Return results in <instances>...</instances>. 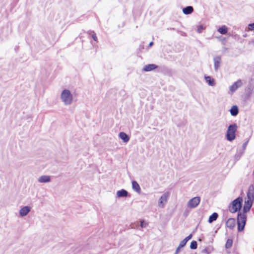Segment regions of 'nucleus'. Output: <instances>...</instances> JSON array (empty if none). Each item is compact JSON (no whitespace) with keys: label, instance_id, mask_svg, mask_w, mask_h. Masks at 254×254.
I'll return each mask as SVG.
<instances>
[{"label":"nucleus","instance_id":"f257e3e1","mask_svg":"<svg viewBox=\"0 0 254 254\" xmlns=\"http://www.w3.org/2000/svg\"><path fill=\"white\" fill-rule=\"evenodd\" d=\"M254 200V187L253 185H250L248 189L247 197L245 199V204L243 211L248 212L251 209L253 202Z\"/></svg>","mask_w":254,"mask_h":254},{"label":"nucleus","instance_id":"f03ea898","mask_svg":"<svg viewBox=\"0 0 254 254\" xmlns=\"http://www.w3.org/2000/svg\"><path fill=\"white\" fill-rule=\"evenodd\" d=\"M60 99L65 106H68L73 102V95L69 90L65 89L62 91Z\"/></svg>","mask_w":254,"mask_h":254},{"label":"nucleus","instance_id":"7ed1b4c3","mask_svg":"<svg viewBox=\"0 0 254 254\" xmlns=\"http://www.w3.org/2000/svg\"><path fill=\"white\" fill-rule=\"evenodd\" d=\"M243 199L242 197H238L234 200L229 206V210L231 213H235L240 210L242 207Z\"/></svg>","mask_w":254,"mask_h":254},{"label":"nucleus","instance_id":"20e7f679","mask_svg":"<svg viewBox=\"0 0 254 254\" xmlns=\"http://www.w3.org/2000/svg\"><path fill=\"white\" fill-rule=\"evenodd\" d=\"M247 212H239L237 216V224L238 231H242L245 226L247 221Z\"/></svg>","mask_w":254,"mask_h":254},{"label":"nucleus","instance_id":"39448f33","mask_svg":"<svg viewBox=\"0 0 254 254\" xmlns=\"http://www.w3.org/2000/svg\"><path fill=\"white\" fill-rule=\"evenodd\" d=\"M237 128L238 126L236 124L229 126L226 132V138L228 141H232L235 139Z\"/></svg>","mask_w":254,"mask_h":254},{"label":"nucleus","instance_id":"423d86ee","mask_svg":"<svg viewBox=\"0 0 254 254\" xmlns=\"http://www.w3.org/2000/svg\"><path fill=\"white\" fill-rule=\"evenodd\" d=\"M200 201V198L198 196L194 197L190 199L187 203V206L190 208L196 207Z\"/></svg>","mask_w":254,"mask_h":254},{"label":"nucleus","instance_id":"0eeeda50","mask_svg":"<svg viewBox=\"0 0 254 254\" xmlns=\"http://www.w3.org/2000/svg\"><path fill=\"white\" fill-rule=\"evenodd\" d=\"M169 192H166L163 193L158 200V206L160 207H164L165 203L167 201V199L169 196Z\"/></svg>","mask_w":254,"mask_h":254},{"label":"nucleus","instance_id":"6e6552de","mask_svg":"<svg viewBox=\"0 0 254 254\" xmlns=\"http://www.w3.org/2000/svg\"><path fill=\"white\" fill-rule=\"evenodd\" d=\"M243 85L242 81L241 80H238L237 81L234 82L230 87V94H232L235 92L239 88L241 87Z\"/></svg>","mask_w":254,"mask_h":254},{"label":"nucleus","instance_id":"1a4fd4ad","mask_svg":"<svg viewBox=\"0 0 254 254\" xmlns=\"http://www.w3.org/2000/svg\"><path fill=\"white\" fill-rule=\"evenodd\" d=\"M31 210V207L28 206H25L22 207L19 210V215L21 217L26 216Z\"/></svg>","mask_w":254,"mask_h":254},{"label":"nucleus","instance_id":"9d476101","mask_svg":"<svg viewBox=\"0 0 254 254\" xmlns=\"http://www.w3.org/2000/svg\"><path fill=\"white\" fill-rule=\"evenodd\" d=\"M214 66L215 71H217L220 66L221 58L220 56H216L213 58Z\"/></svg>","mask_w":254,"mask_h":254},{"label":"nucleus","instance_id":"9b49d317","mask_svg":"<svg viewBox=\"0 0 254 254\" xmlns=\"http://www.w3.org/2000/svg\"><path fill=\"white\" fill-rule=\"evenodd\" d=\"M158 68V66L155 64H148L145 65L142 68V71L145 72H149L152 71Z\"/></svg>","mask_w":254,"mask_h":254},{"label":"nucleus","instance_id":"f8f14e48","mask_svg":"<svg viewBox=\"0 0 254 254\" xmlns=\"http://www.w3.org/2000/svg\"><path fill=\"white\" fill-rule=\"evenodd\" d=\"M226 226L230 229H233L236 225V221L234 218H229L226 222Z\"/></svg>","mask_w":254,"mask_h":254},{"label":"nucleus","instance_id":"ddd939ff","mask_svg":"<svg viewBox=\"0 0 254 254\" xmlns=\"http://www.w3.org/2000/svg\"><path fill=\"white\" fill-rule=\"evenodd\" d=\"M51 181V177L48 175H43L38 178V182L40 183H46Z\"/></svg>","mask_w":254,"mask_h":254},{"label":"nucleus","instance_id":"4468645a","mask_svg":"<svg viewBox=\"0 0 254 254\" xmlns=\"http://www.w3.org/2000/svg\"><path fill=\"white\" fill-rule=\"evenodd\" d=\"M204 79L205 81L209 86H214L215 85L214 79L210 76H205Z\"/></svg>","mask_w":254,"mask_h":254},{"label":"nucleus","instance_id":"2eb2a0df","mask_svg":"<svg viewBox=\"0 0 254 254\" xmlns=\"http://www.w3.org/2000/svg\"><path fill=\"white\" fill-rule=\"evenodd\" d=\"M119 137L123 140L124 142H127L129 140V137L124 132H121L119 133Z\"/></svg>","mask_w":254,"mask_h":254},{"label":"nucleus","instance_id":"dca6fc26","mask_svg":"<svg viewBox=\"0 0 254 254\" xmlns=\"http://www.w3.org/2000/svg\"><path fill=\"white\" fill-rule=\"evenodd\" d=\"M128 194L127 191L125 190H121L117 192V195L118 197H126Z\"/></svg>","mask_w":254,"mask_h":254},{"label":"nucleus","instance_id":"f3484780","mask_svg":"<svg viewBox=\"0 0 254 254\" xmlns=\"http://www.w3.org/2000/svg\"><path fill=\"white\" fill-rule=\"evenodd\" d=\"M132 189L138 193L140 191V188L137 182L133 181L132 182Z\"/></svg>","mask_w":254,"mask_h":254},{"label":"nucleus","instance_id":"a211bd4d","mask_svg":"<svg viewBox=\"0 0 254 254\" xmlns=\"http://www.w3.org/2000/svg\"><path fill=\"white\" fill-rule=\"evenodd\" d=\"M193 11V8L191 6H188L183 9V12L185 14H191Z\"/></svg>","mask_w":254,"mask_h":254},{"label":"nucleus","instance_id":"6ab92c4d","mask_svg":"<svg viewBox=\"0 0 254 254\" xmlns=\"http://www.w3.org/2000/svg\"><path fill=\"white\" fill-rule=\"evenodd\" d=\"M230 113L232 116H236L238 114L239 109L237 106H233L230 109Z\"/></svg>","mask_w":254,"mask_h":254},{"label":"nucleus","instance_id":"aec40b11","mask_svg":"<svg viewBox=\"0 0 254 254\" xmlns=\"http://www.w3.org/2000/svg\"><path fill=\"white\" fill-rule=\"evenodd\" d=\"M218 215L217 213L214 212L209 216L208 222L211 223L215 221L218 218Z\"/></svg>","mask_w":254,"mask_h":254},{"label":"nucleus","instance_id":"412c9836","mask_svg":"<svg viewBox=\"0 0 254 254\" xmlns=\"http://www.w3.org/2000/svg\"><path fill=\"white\" fill-rule=\"evenodd\" d=\"M218 31L221 34H226L228 31V28L224 25L218 29Z\"/></svg>","mask_w":254,"mask_h":254},{"label":"nucleus","instance_id":"4be33fe9","mask_svg":"<svg viewBox=\"0 0 254 254\" xmlns=\"http://www.w3.org/2000/svg\"><path fill=\"white\" fill-rule=\"evenodd\" d=\"M244 151L242 150V149H240L237 151L236 154L235 155V158L238 160L240 158V157L243 155V154L244 153Z\"/></svg>","mask_w":254,"mask_h":254},{"label":"nucleus","instance_id":"5701e85b","mask_svg":"<svg viewBox=\"0 0 254 254\" xmlns=\"http://www.w3.org/2000/svg\"><path fill=\"white\" fill-rule=\"evenodd\" d=\"M87 33L88 34L91 35L92 38L95 41L97 42L98 39L94 31L90 30L87 32Z\"/></svg>","mask_w":254,"mask_h":254},{"label":"nucleus","instance_id":"b1692460","mask_svg":"<svg viewBox=\"0 0 254 254\" xmlns=\"http://www.w3.org/2000/svg\"><path fill=\"white\" fill-rule=\"evenodd\" d=\"M197 244L195 241H193L191 242L190 245V248L192 250H195L197 248Z\"/></svg>","mask_w":254,"mask_h":254},{"label":"nucleus","instance_id":"393cba45","mask_svg":"<svg viewBox=\"0 0 254 254\" xmlns=\"http://www.w3.org/2000/svg\"><path fill=\"white\" fill-rule=\"evenodd\" d=\"M232 245V240L230 239H228L226 243L225 247L226 248H230Z\"/></svg>","mask_w":254,"mask_h":254},{"label":"nucleus","instance_id":"a878e982","mask_svg":"<svg viewBox=\"0 0 254 254\" xmlns=\"http://www.w3.org/2000/svg\"><path fill=\"white\" fill-rule=\"evenodd\" d=\"M140 226L141 228H146L148 226V223L144 220H141L140 222Z\"/></svg>","mask_w":254,"mask_h":254},{"label":"nucleus","instance_id":"bb28decb","mask_svg":"<svg viewBox=\"0 0 254 254\" xmlns=\"http://www.w3.org/2000/svg\"><path fill=\"white\" fill-rule=\"evenodd\" d=\"M204 29V27L202 25H200L198 27L197 31L198 33H200L202 30Z\"/></svg>","mask_w":254,"mask_h":254},{"label":"nucleus","instance_id":"cd10ccee","mask_svg":"<svg viewBox=\"0 0 254 254\" xmlns=\"http://www.w3.org/2000/svg\"><path fill=\"white\" fill-rule=\"evenodd\" d=\"M248 28L249 30H254V23L249 24Z\"/></svg>","mask_w":254,"mask_h":254},{"label":"nucleus","instance_id":"c85d7f7f","mask_svg":"<svg viewBox=\"0 0 254 254\" xmlns=\"http://www.w3.org/2000/svg\"><path fill=\"white\" fill-rule=\"evenodd\" d=\"M248 141H249L248 140V141H247L246 142H245V143H243V146H242V150L245 151V150L246 149V147H247V146L248 145Z\"/></svg>","mask_w":254,"mask_h":254},{"label":"nucleus","instance_id":"c756f323","mask_svg":"<svg viewBox=\"0 0 254 254\" xmlns=\"http://www.w3.org/2000/svg\"><path fill=\"white\" fill-rule=\"evenodd\" d=\"M186 245V243L185 242V241H184L183 240H182L180 243V244L179 245V247H180L181 248L184 247L185 246V245Z\"/></svg>","mask_w":254,"mask_h":254},{"label":"nucleus","instance_id":"7c9ffc66","mask_svg":"<svg viewBox=\"0 0 254 254\" xmlns=\"http://www.w3.org/2000/svg\"><path fill=\"white\" fill-rule=\"evenodd\" d=\"M181 248L178 246V247L176 249L175 254H178L180 252Z\"/></svg>","mask_w":254,"mask_h":254},{"label":"nucleus","instance_id":"2f4dec72","mask_svg":"<svg viewBox=\"0 0 254 254\" xmlns=\"http://www.w3.org/2000/svg\"><path fill=\"white\" fill-rule=\"evenodd\" d=\"M192 234L189 235L187 238L189 240H190L192 238Z\"/></svg>","mask_w":254,"mask_h":254},{"label":"nucleus","instance_id":"473e14b6","mask_svg":"<svg viewBox=\"0 0 254 254\" xmlns=\"http://www.w3.org/2000/svg\"><path fill=\"white\" fill-rule=\"evenodd\" d=\"M184 241H185V242L187 244V243L188 242V241H189L188 239L186 237L185 239H184L183 240Z\"/></svg>","mask_w":254,"mask_h":254},{"label":"nucleus","instance_id":"72a5a7b5","mask_svg":"<svg viewBox=\"0 0 254 254\" xmlns=\"http://www.w3.org/2000/svg\"><path fill=\"white\" fill-rule=\"evenodd\" d=\"M153 44V42H151L149 43V45L150 46H151Z\"/></svg>","mask_w":254,"mask_h":254},{"label":"nucleus","instance_id":"f704fd0d","mask_svg":"<svg viewBox=\"0 0 254 254\" xmlns=\"http://www.w3.org/2000/svg\"><path fill=\"white\" fill-rule=\"evenodd\" d=\"M203 252H206V249L204 250H203Z\"/></svg>","mask_w":254,"mask_h":254}]
</instances>
